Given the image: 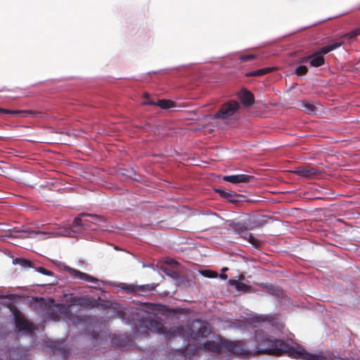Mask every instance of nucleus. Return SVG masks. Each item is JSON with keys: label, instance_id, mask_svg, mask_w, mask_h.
I'll use <instances>...</instances> for the list:
<instances>
[{"label": "nucleus", "instance_id": "1", "mask_svg": "<svg viewBox=\"0 0 360 360\" xmlns=\"http://www.w3.org/2000/svg\"><path fill=\"white\" fill-rule=\"evenodd\" d=\"M255 341L257 342V352L259 354H266L282 356L284 353L281 348L282 341L277 339H271L264 334L262 330H257L255 333Z\"/></svg>", "mask_w": 360, "mask_h": 360}, {"label": "nucleus", "instance_id": "2", "mask_svg": "<svg viewBox=\"0 0 360 360\" xmlns=\"http://www.w3.org/2000/svg\"><path fill=\"white\" fill-rule=\"evenodd\" d=\"M359 35L360 30L359 29L352 30L350 32L341 35L338 39L333 41L331 44H329L326 46L320 48L316 53H319L321 56H323V54H327L329 52L340 47L341 46L345 44L352 43V41L356 40L357 37Z\"/></svg>", "mask_w": 360, "mask_h": 360}, {"label": "nucleus", "instance_id": "3", "mask_svg": "<svg viewBox=\"0 0 360 360\" xmlns=\"http://www.w3.org/2000/svg\"><path fill=\"white\" fill-rule=\"evenodd\" d=\"M288 355L293 359L304 360H324L325 358L321 355L311 354L306 351L302 347H291L288 349Z\"/></svg>", "mask_w": 360, "mask_h": 360}, {"label": "nucleus", "instance_id": "4", "mask_svg": "<svg viewBox=\"0 0 360 360\" xmlns=\"http://www.w3.org/2000/svg\"><path fill=\"white\" fill-rule=\"evenodd\" d=\"M240 108L239 103L233 100L229 101L221 105L220 109L214 115L215 118L228 119L233 115Z\"/></svg>", "mask_w": 360, "mask_h": 360}, {"label": "nucleus", "instance_id": "5", "mask_svg": "<svg viewBox=\"0 0 360 360\" xmlns=\"http://www.w3.org/2000/svg\"><path fill=\"white\" fill-rule=\"evenodd\" d=\"M210 333L208 325L203 321H195L191 327V336L195 340L205 338Z\"/></svg>", "mask_w": 360, "mask_h": 360}, {"label": "nucleus", "instance_id": "6", "mask_svg": "<svg viewBox=\"0 0 360 360\" xmlns=\"http://www.w3.org/2000/svg\"><path fill=\"white\" fill-rule=\"evenodd\" d=\"M101 217L96 214L81 213L75 218L73 224L76 226L90 228L89 223L96 224L98 221H101Z\"/></svg>", "mask_w": 360, "mask_h": 360}, {"label": "nucleus", "instance_id": "7", "mask_svg": "<svg viewBox=\"0 0 360 360\" xmlns=\"http://www.w3.org/2000/svg\"><path fill=\"white\" fill-rule=\"evenodd\" d=\"M14 321L18 331L32 332L34 328L32 323L28 321L18 309L13 311Z\"/></svg>", "mask_w": 360, "mask_h": 360}, {"label": "nucleus", "instance_id": "8", "mask_svg": "<svg viewBox=\"0 0 360 360\" xmlns=\"http://www.w3.org/2000/svg\"><path fill=\"white\" fill-rule=\"evenodd\" d=\"M224 347H227L230 351L233 349V344L227 342L224 344L221 341L207 340L202 345V347L205 350L213 352H219Z\"/></svg>", "mask_w": 360, "mask_h": 360}, {"label": "nucleus", "instance_id": "9", "mask_svg": "<svg viewBox=\"0 0 360 360\" xmlns=\"http://www.w3.org/2000/svg\"><path fill=\"white\" fill-rule=\"evenodd\" d=\"M157 284L151 283L146 285H129L125 289L129 292L138 295L145 296L146 293L151 292L155 289Z\"/></svg>", "mask_w": 360, "mask_h": 360}, {"label": "nucleus", "instance_id": "10", "mask_svg": "<svg viewBox=\"0 0 360 360\" xmlns=\"http://www.w3.org/2000/svg\"><path fill=\"white\" fill-rule=\"evenodd\" d=\"M65 270L73 277L78 278L79 280L85 281L90 283H96L98 280V278L86 274L84 272H82L77 269H72L71 267L67 266L65 267Z\"/></svg>", "mask_w": 360, "mask_h": 360}, {"label": "nucleus", "instance_id": "11", "mask_svg": "<svg viewBox=\"0 0 360 360\" xmlns=\"http://www.w3.org/2000/svg\"><path fill=\"white\" fill-rule=\"evenodd\" d=\"M217 193H218L220 197L227 200L228 201L236 203L238 202L241 201V198H244L243 195H239L234 191H225L223 189H216Z\"/></svg>", "mask_w": 360, "mask_h": 360}, {"label": "nucleus", "instance_id": "12", "mask_svg": "<svg viewBox=\"0 0 360 360\" xmlns=\"http://www.w3.org/2000/svg\"><path fill=\"white\" fill-rule=\"evenodd\" d=\"M252 179H254L253 176L245 174L226 175L223 177L224 181L232 184L247 183Z\"/></svg>", "mask_w": 360, "mask_h": 360}, {"label": "nucleus", "instance_id": "13", "mask_svg": "<svg viewBox=\"0 0 360 360\" xmlns=\"http://www.w3.org/2000/svg\"><path fill=\"white\" fill-rule=\"evenodd\" d=\"M238 96L244 106L249 107L254 103L255 97L253 94L245 89H242L238 94Z\"/></svg>", "mask_w": 360, "mask_h": 360}, {"label": "nucleus", "instance_id": "14", "mask_svg": "<svg viewBox=\"0 0 360 360\" xmlns=\"http://www.w3.org/2000/svg\"><path fill=\"white\" fill-rule=\"evenodd\" d=\"M295 173L300 176L311 178L319 174V171L312 167L306 166L303 168L298 169L295 171Z\"/></svg>", "mask_w": 360, "mask_h": 360}, {"label": "nucleus", "instance_id": "15", "mask_svg": "<svg viewBox=\"0 0 360 360\" xmlns=\"http://www.w3.org/2000/svg\"><path fill=\"white\" fill-rule=\"evenodd\" d=\"M8 355L10 360H30L29 355L19 348L10 349Z\"/></svg>", "mask_w": 360, "mask_h": 360}, {"label": "nucleus", "instance_id": "16", "mask_svg": "<svg viewBox=\"0 0 360 360\" xmlns=\"http://www.w3.org/2000/svg\"><path fill=\"white\" fill-rule=\"evenodd\" d=\"M143 105H158L162 109H169L175 106L174 101L166 99H160L157 103L153 101L147 100L143 102Z\"/></svg>", "mask_w": 360, "mask_h": 360}, {"label": "nucleus", "instance_id": "17", "mask_svg": "<svg viewBox=\"0 0 360 360\" xmlns=\"http://www.w3.org/2000/svg\"><path fill=\"white\" fill-rule=\"evenodd\" d=\"M147 328L152 332L163 334L165 332V328L158 320L150 319L147 321Z\"/></svg>", "mask_w": 360, "mask_h": 360}, {"label": "nucleus", "instance_id": "18", "mask_svg": "<svg viewBox=\"0 0 360 360\" xmlns=\"http://www.w3.org/2000/svg\"><path fill=\"white\" fill-rule=\"evenodd\" d=\"M274 70V68H264L257 70L248 72L245 74V77H259L266 75Z\"/></svg>", "mask_w": 360, "mask_h": 360}, {"label": "nucleus", "instance_id": "19", "mask_svg": "<svg viewBox=\"0 0 360 360\" xmlns=\"http://www.w3.org/2000/svg\"><path fill=\"white\" fill-rule=\"evenodd\" d=\"M311 58H310L309 63L311 66L313 67H320L324 63V58L323 56H321L319 53L315 52L313 54H311Z\"/></svg>", "mask_w": 360, "mask_h": 360}, {"label": "nucleus", "instance_id": "20", "mask_svg": "<svg viewBox=\"0 0 360 360\" xmlns=\"http://www.w3.org/2000/svg\"><path fill=\"white\" fill-rule=\"evenodd\" d=\"M234 231L240 234L241 236H245L248 233V228L246 225L241 222L233 223L231 225Z\"/></svg>", "mask_w": 360, "mask_h": 360}, {"label": "nucleus", "instance_id": "21", "mask_svg": "<svg viewBox=\"0 0 360 360\" xmlns=\"http://www.w3.org/2000/svg\"><path fill=\"white\" fill-rule=\"evenodd\" d=\"M243 238L247 239L248 242L255 248H258L261 245V241L255 238L250 233L248 232L245 236H243Z\"/></svg>", "mask_w": 360, "mask_h": 360}, {"label": "nucleus", "instance_id": "22", "mask_svg": "<svg viewBox=\"0 0 360 360\" xmlns=\"http://www.w3.org/2000/svg\"><path fill=\"white\" fill-rule=\"evenodd\" d=\"M307 72H308V68L305 65H300V66L297 67V68L295 70V73L297 76H303V75H306L307 73Z\"/></svg>", "mask_w": 360, "mask_h": 360}, {"label": "nucleus", "instance_id": "23", "mask_svg": "<svg viewBox=\"0 0 360 360\" xmlns=\"http://www.w3.org/2000/svg\"><path fill=\"white\" fill-rule=\"evenodd\" d=\"M16 261L18 264L24 267H31L32 265V262L30 260L24 258H18Z\"/></svg>", "mask_w": 360, "mask_h": 360}, {"label": "nucleus", "instance_id": "24", "mask_svg": "<svg viewBox=\"0 0 360 360\" xmlns=\"http://www.w3.org/2000/svg\"><path fill=\"white\" fill-rule=\"evenodd\" d=\"M42 115H43V113L41 112L32 110H27V117L37 118V117H41Z\"/></svg>", "mask_w": 360, "mask_h": 360}, {"label": "nucleus", "instance_id": "25", "mask_svg": "<svg viewBox=\"0 0 360 360\" xmlns=\"http://www.w3.org/2000/svg\"><path fill=\"white\" fill-rule=\"evenodd\" d=\"M256 58V56L254 54L243 55L240 56V60L242 62L250 60Z\"/></svg>", "mask_w": 360, "mask_h": 360}, {"label": "nucleus", "instance_id": "26", "mask_svg": "<svg viewBox=\"0 0 360 360\" xmlns=\"http://www.w3.org/2000/svg\"><path fill=\"white\" fill-rule=\"evenodd\" d=\"M37 271L39 273H41V274H42L44 275H46V276H53V273L51 271L47 270L45 268L42 267V266H39L37 269Z\"/></svg>", "mask_w": 360, "mask_h": 360}, {"label": "nucleus", "instance_id": "27", "mask_svg": "<svg viewBox=\"0 0 360 360\" xmlns=\"http://www.w3.org/2000/svg\"><path fill=\"white\" fill-rule=\"evenodd\" d=\"M249 286L243 282H239L236 285V288L238 290L247 291L249 289Z\"/></svg>", "mask_w": 360, "mask_h": 360}, {"label": "nucleus", "instance_id": "28", "mask_svg": "<svg viewBox=\"0 0 360 360\" xmlns=\"http://www.w3.org/2000/svg\"><path fill=\"white\" fill-rule=\"evenodd\" d=\"M303 107L304 108L305 110H307L309 113L314 112L316 107L311 103H305L304 104Z\"/></svg>", "mask_w": 360, "mask_h": 360}, {"label": "nucleus", "instance_id": "29", "mask_svg": "<svg viewBox=\"0 0 360 360\" xmlns=\"http://www.w3.org/2000/svg\"><path fill=\"white\" fill-rule=\"evenodd\" d=\"M86 300L84 298H74V302H77L78 304L84 305L86 304Z\"/></svg>", "mask_w": 360, "mask_h": 360}, {"label": "nucleus", "instance_id": "30", "mask_svg": "<svg viewBox=\"0 0 360 360\" xmlns=\"http://www.w3.org/2000/svg\"><path fill=\"white\" fill-rule=\"evenodd\" d=\"M18 110H9V109H5V114H8L11 115H16L18 113Z\"/></svg>", "mask_w": 360, "mask_h": 360}, {"label": "nucleus", "instance_id": "31", "mask_svg": "<svg viewBox=\"0 0 360 360\" xmlns=\"http://www.w3.org/2000/svg\"><path fill=\"white\" fill-rule=\"evenodd\" d=\"M311 58V55L302 57L299 59L298 63H306L308 60H309Z\"/></svg>", "mask_w": 360, "mask_h": 360}, {"label": "nucleus", "instance_id": "32", "mask_svg": "<svg viewBox=\"0 0 360 360\" xmlns=\"http://www.w3.org/2000/svg\"><path fill=\"white\" fill-rule=\"evenodd\" d=\"M18 115H19L23 117H27V110H18Z\"/></svg>", "mask_w": 360, "mask_h": 360}, {"label": "nucleus", "instance_id": "33", "mask_svg": "<svg viewBox=\"0 0 360 360\" xmlns=\"http://www.w3.org/2000/svg\"><path fill=\"white\" fill-rule=\"evenodd\" d=\"M214 272L212 271H203L202 274L205 276H207V277H212L213 276V274Z\"/></svg>", "mask_w": 360, "mask_h": 360}, {"label": "nucleus", "instance_id": "34", "mask_svg": "<svg viewBox=\"0 0 360 360\" xmlns=\"http://www.w3.org/2000/svg\"><path fill=\"white\" fill-rule=\"evenodd\" d=\"M229 283L231 285L236 287V285L238 284L239 281H238L236 280L231 279V280H229Z\"/></svg>", "mask_w": 360, "mask_h": 360}, {"label": "nucleus", "instance_id": "35", "mask_svg": "<svg viewBox=\"0 0 360 360\" xmlns=\"http://www.w3.org/2000/svg\"><path fill=\"white\" fill-rule=\"evenodd\" d=\"M61 352H62V354H63L64 359L66 358L67 356H68V351L67 348H63L61 350Z\"/></svg>", "mask_w": 360, "mask_h": 360}, {"label": "nucleus", "instance_id": "36", "mask_svg": "<svg viewBox=\"0 0 360 360\" xmlns=\"http://www.w3.org/2000/svg\"><path fill=\"white\" fill-rule=\"evenodd\" d=\"M29 232L31 233H34V234H44V232H42V231H29Z\"/></svg>", "mask_w": 360, "mask_h": 360}, {"label": "nucleus", "instance_id": "37", "mask_svg": "<svg viewBox=\"0 0 360 360\" xmlns=\"http://www.w3.org/2000/svg\"><path fill=\"white\" fill-rule=\"evenodd\" d=\"M5 112V108H0V113H4Z\"/></svg>", "mask_w": 360, "mask_h": 360}, {"label": "nucleus", "instance_id": "38", "mask_svg": "<svg viewBox=\"0 0 360 360\" xmlns=\"http://www.w3.org/2000/svg\"><path fill=\"white\" fill-rule=\"evenodd\" d=\"M144 97L147 99L149 98V95L148 94H145Z\"/></svg>", "mask_w": 360, "mask_h": 360}, {"label": "nucleus", "instance_id": "39", "mask_svg": "<svg viewBox=\"0 0 360 360\" xmlns=\"http://www.w3.org/2000/svg\"><path fill=\"white\" fill-rule=\"evenodd\" d=\"M221 277L224 278H226V275H223V276H221Z\"/></svg>", "mask_w": 360, "mask_h": 360}, {"label": "nucleus", "instance_id": "40", "mask_svg": "<svg viewBox=\"0 0 360 360\" xmlns=\"http://www.w3.org/2000/svg\"><path fill=\"white\" fill-rule=\"evenodd\" d=\"M69 311V309H68V308H66V309H65V312H66V311Z\"/></svg>", "mask_w": 360, "mask_h": 360}]
</instances>
